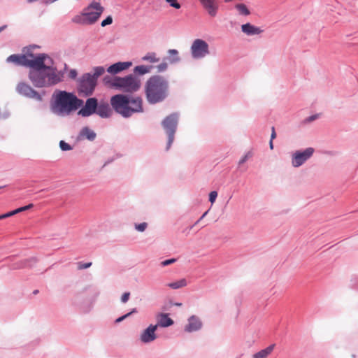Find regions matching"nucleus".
Masks as SVG:
<instances>
[{"label": "nucleus", "mask_w": 358, "mask_h": 358, "mask_svg": "<svg viewBox=\"0 0 358 358\" xmlns=\"http://www.w3.org/2000/svg\"><path fill=\"white\" fill-rule=\"evenodd\" d=\"M64 73L53 65V59L45 53L36 55L29 72V79L38 88L50 87L64 80Z\"/></svg>", "instance_id": "obj_1"}, {"label": "nucleus", "mask_w": 358, "mask_h": 358, "mask_svg": "<svg viewBox=\"0 0 358 358\" xmlns=\"http://www.w3.org/2000/svg\"><path fill=\"white\" fill-rule=\"evenodd\" d=\"M83 104V101L78 99L73 93L56 90L52 95L50 108L54 115L66 117Z\"/></svg>", "instance_id": "obj_2"}, {"label": "nucleus", "mask_w": 358, "mask_h": 358, "mask_svg": "<svg viewBox=\"0 0 358 358\" xmlns=\"http://www.w3.org/2000/svg\"><path fill=\"white\" fill-rule=\"evenodd\" d=\"M144 92L148 103H162L169 95V82L164 76L153 75L145 83Z\"/></svg>", "instance_id": "obj_3"}, {"label": "nucleus", "mask_w": 358, "mask_h": 358, "mask_svg": "<svg viewBox=\"0 0 358 358\" xmlns=\"http://www.w3.org/2000/svg\"><path fill=\"white\" fill-rule=\"evenodd\" d=\"M110 103L115 113L124 118L143 112V99L141 96L118 94L111 96Z\"/></svg>", "instance_id": "obj_4"}, {"label": "nucleus", "mask_w": 358, "mask_h": 358, "mask_svg": "<svg viewBox=\"0 0 358 358\" xmlns=\"http://www.w3.org/2000/svg\"><path fill=\"white\" fill-rule=\"evenodd\" d=\"M103 82L109 87L126 93H134L141 88V80L134 74H129L124 77L106 76Z\"/></svg>", "instance_id": "obj_5"}, {"label": "nucleus", "mask_w": 358, "mask_h": 358, "mask_svg": "<svg viewBox=\"0 0 358 358\" xmlns=\"http://www.w3.org/2000/svg\"><path fill=\"white\" fill-rule=\"evenodd\" d=\"M178 113H173L166 117L162 122V127L168 136V141L166 148V150H169L170 149L174 141L175 134L178 123Z\"/></svg>", "instance_id": "obj_6"}, {"label": "nucleus", "mask_w": 358, "mask_h": 358, "mask_svg": "<svg viewBox=\"0 0 358 358\" xmlns=\"http://www.w3.org/2000/svg\"><path fill=\"white\" fill-rule=\"evenodd\" d=\"M94 78H92L91 73L83 74L78 80L77 91L80 96H89L92 95L96 86Z\"/></svg>", "instance_id": "obj_7"}, {"label": "nucleus", "mask_w": 358, "mask_h": 358, "mask_svg": "<svg viewBox=\"0 0 358 358\" xmlns=\"http://www.w3.org/2000/svg\"><path fill=\"white\" fill-rule=\"evenodd\" d=\"M192 57L194 59H201L210 54L209 45L203 39H195L190 47Z\"/></svg>", "instance_id": "obj_8"}, {"label": "nucleus", "mask_w": 358, "mask_h": 358, "mask_svg": "<svg viewBox=\"0 0 358 358\" xmlns=\"http://www.w3.org/2000/svg\"><path fill=\"white\" fill-rule=\"evenodd\" d=\"M15 90L18 94L24 97L34 99L37 101H43V95L25 82H20L17 85Z\"/></svg>", "instance_id": "obj_9"}, {"label": "nucleus", "mask_w": 358, "mask_h": 358, "mask_svg": "<svg viewBox=\"0 0 358 358\" xmlns=\"http://www.w3.org/2000/svg\"><path fill=\"white\" fill-rule=\"evenodd\" d=\"M83 12L86 16L88 24H92L98 20L103 12V7L101 6L99 2L92 1L85 8Z\"/></svg>", "instance_id": "obj_10"}, {"label": "nucleus", "mask_w": 358, "mask_h": 358, "mask_svg": "<svg viewBox=\"0 0 358 358\" xmlns=\"http://www.w3.org/2000/svg\"><path fill=\"white\" fill-rule=\"evenodd\" d=\"M314 148H307L303 150H296L292 154V166L298 168L308 161L314 153Z\"/></svg>", "instance_id": "obj_11"}, {"label": "nucleus", "mask_w": 358, "mask_h": 358, "mask_svg": "<svg viewBox=\"0 0 358 358\" xmlns=\"http://www.w3.org/2000/svg\"><path fill=\"white\" fill-rule=\"evenodd\" d=\"M36 55L33 53L27 55L13 54L6 59L7 63H13L17 66H22L31 68V64L34 62Z\"/></svg>", "instance_id": "obj_12"}, {"label": "nucleus", "mask_w": 358, "mask_h": 358, "mask_svg": "<svg viewBox=\"0 0 358 358\" xmlns=\"http://www.w3.org/2000/svg\"><path fill=\"white\" fill-rule=\"evenodd\" d=\"M98 100L94 97L88 98L85 105L79 110L78 115L83 117H89L96 112Z\"/></svg>", "instance_id": "obj_13"}, {"label": "nucleus", "mask_w": 358, "mask_h": 358, "mask_svg": "<svg viewBox=\"0 0 358 358\" xmlns=\"http://www.w3.org/2000/svg\"><path fill=\"white\" fill-rule=\"evenodd\" d=\"M199 1L210 17L217 16L220 9L218 0H199Z\"/></svg>", "instance_id": "obj_14"}, {"label": "nucleus", "mask_w": 358, "mask_h": 358, "mask_svg": "<svg viewBox=\"0 0 358 358\" xmlns=\"http://www.w3.org/2000/svg\"><path fill=\"white\" fill-rule=\"evenodd\" d=\"M157 325L150 324L145 329H144L141 335L140 340L143 343H150L157 338L156 330Z\"/></svg>", "instance_id": "obj_15"}, {"label": "nucleus", "mask_w": 358, "mask_h": 358, "mask_svg": "<svg viewBox=\"0 0 358 358\" xmlns=\"http://www.w3.org/2000/svg\"><path fill=\"white\" fill-rule=\"evenodd\" d=\"M202 327V322L199 317L192 315L188 318V323L185 326L184 330L186 332H194L200 330Z\"/></svg>", "instance_id": "obj_16"}, {"label": "nucleus", "mask_w": 358, "mask_h": 358, "mask_svg": "<svg viewBox=\"0 0 358 358\" xmlns=\"http://www.w3.org/2000/svg\"><path fill=\"white\" fill-rule=\"evenodd\" d=\"M99 295V291L97 288L92 287H85L81 292L77 293L75 299V303H77L78 301L83 299L84 296H92L93 297L92 301H94L96 298Z\"/></svg>", "instance_id": "obj_17"}, {"label": "nucleus", "mask_w": 358, "mask_h": 358, "mask_svg": "<svg viewBox=\"0 0 358 358\" xmlns=\"http://www.w3.org/2000/svg\"><path fill=\"white\" fill-rule=\"evenodd\" d=\"M96 114L101 118H108L112 115L113 110L108 103H98Z\"/></svg>", "instance_id": "obj_18"}, {"label": "nucleus", "mask_w": 358, "mask_h": 358, "mask_svg": "<svg viewBox=\"0 0 358 358\" xmlns=\"http://www.w3.org/2000/svg\"><path fill=\"white\" fill-rule=\"evenodd\" d=\"M131 62H119L110 65L107 71L111 74H117L122 71H124L128 69L130 66H131Z\"/></svg>", "instance_id": "obj_19"}, {"label": "nucleus", "mask_w": 358, "mask_h": 358, "mask_svg": "<svg viewBox=\"0 0 358 358\" xmlns=\"http://www.w3.org/2000/svg\"><path fill=\"white\" fill-rule=\"evenodd\" d=\"M241 31L248 36H255L260 34L263 30L249 22L241 26Z\"/></svg>", "instance_id": "obj_20"}, {"label": "nucleus", "mask_w": 358, "mask_h": 358, "mask_svg": "<svg viewBox=\"0 0 358 358\" xmlns=\"http://www.w3.org/2000/svg\"><path fill=\"white\" fill-rule=\"evenodd\" d=\"M173 324V320L169 317L168 313H160L158 315L157 323L155 325L161 327H168Z\"/></svg>", "instance_id": "obj_21"}, {"label": "nucleus", "mask_w": 358, "mask_h": 358, "mask_svg": "<svg viewBox=\"0 0 358 358\" xmlns=\"http://www.w3.org/2000/svg\"><path fill=\"white\" fill-rule=\"evenodd\" d=\"M275 345H268L264 349L259 350L252 355V358H267L273 351Z\"/></svg>", "instance_id": "obj_22"}, {"label": "nucleus", "mask_w": 358, "mask_h": 358, "mask_svg": "<svg viewBox=\"0 0 358 358\" xmlns=\"http://www.w3.org/2000/svg\"><path fill=\"white\" fill-rule=\"evenodd\" d=\"M80 136L85 137L87 140L93 141L96 136V133L87 127H83L80 131Z\"/></svg>", "instance_id": "obj_23"}, {"label": "nucleus", "mask_w": 358, "mask_h": 358, "mask_svg": "<svg viewBox=\"0 0 358 358\" xmlns=\"http://www.w3.org/2000/svg\"><path fill=\"white\" fill-rule=\"evenodd\" d=\"M169 56L164 60H169L171 64H176L180 61L178 55V51L176 49H170L168 50Z\"/></svg>", "instance_id": "obj_24"}, {"label": "nucleus", "mask_w": 358, "mask_h": 358, "mask_svg": "<svg viewBox=\"0 0 358 358\" xmlns=\"http://www.w3.org/2000/svg\"><path fill=\"white\" fill-rule=\"evenodd\" d=\"M152 67H153L152 66H146V65L136 66L134 69V73L135 74L143 76L146 73H150Z\"/></svg>", "instance_id": "obj_25"}, {"label": "nucleus", "mask_w": 358, "mask_h": 358, "mask_svg": "<svg viewBox=\"0 0 358 358\" xmlns=\"http://www.w3.org/2000/svg\"><path fill=\"white\" fill-rule=\"evenodd\" d=\"M187 285V280L185 278H182L179 280L170 282L167 284V286L173 289H178L185 287Z\"/></svg>", "instance_id": "obj_26"}, {"label": "nucleus", "mask_w": 358, "mask_h": 358, "mask_svg": "<svg viewBox=\"0 0 358 358\" xmlns=\"http://www.w3.org/2000/svg\"><path fill=\"white\" fill-rule=\"evenodd\" d=\"M235 8L238 14L243 16H247L250 14V11L244 3H237L235 5Z\"/></svg>", "instance_id": "obj_27"}, {"label": "nucleus", "mask_w": 358, "mask_h": 358, "mask_svg": "<svg viewBox=\"0 0 358 358\" xmlns=\"http://www.w3.org/2000/svg\"><path fill=\"white\" fill-rule=\"evenodd\" d=\"M72 22L73 23L79 24H88V22L87 20V18H86V16H85L84 12H83L82 13H80L79 15H75L72 18Z\"/></svg>", "instance_id": "obj_28"}, {"label": "nucleus", "mask_w": 358, "mask_h": 358, "mask_svg": "<svg viewBox=\"0 0 358 358\" xmlns=\"http://www.w3.org/2000/svg\"><path fill=\"white\" fill-rule=\"evenodd\" d=\"M142 60L145 62H148L150 63H155L158 62L160 60V59L159 57H157V55L155 52H148L142 57Z\"/></svg>", "instance_id": "obj_29"}, {"label": "nucleus", "mask_w": 358, "mask_h": 358, "mask_svg": "<svg viewBox=\"0 0 358 358\" xmlns=\"http://www.w3.org/2000/svg\"><path fill=\"white\" fill-rule=\"evenodd\" d=\"M105 71V69L103 66H96L93 69V73H91L92 78H94V81L97 83L98 78L101 76Z\"/></svg>", "instance_id": "obj_30"}, {"label": "nucleus", "mask_w": 358, "mask_h": 358, "mask_svg": "<svg viewBox=\"0 0 358 358\" xmlns=\"http://www.w3.org/2000/svg\"><path fill=\"white\" fill-rule=\"evenodd\" d=\"M155 68H156L157 71L158 73H163V72H164V71H166L167 70L168 64L165 62V60H164L161 64H159L157 66H156Z\"/></svg>", "instance_id": "obj_31"}, {"label": "nucleus", "mask_w": 358, "mask_h": 358, "mask_svg": "<svg viewBox=\"0 0 358 358\" xmlns=\"http://www.w3.org/2000/svg\"><path fill=\"white\" fill-rule=\"evenodd\" d=\"M252 157V152L251 151L247 152L239 160L238 165L244 164L247 160Z\"/></svg>", "instance_id": "obj_32"}, {"label": "nucleus", "mask_w": 358, "mask_h": 358, "mask_svg": "<svg viewBox=\"0 0 358 358\" xmlns=\"http://www.w3.org/2000/svg\"><path fill=\"white\" fill-rule=\"evenodd\" d=\"M59 148L62 151H69L72 150V147L64 141H60Z\"/></svg>", "instance_id": "obj_33"}, {"label": "nucleus", "mask_w": 358, "mask_h": 358, "mask_svg": "<svg viewBox=\"0 0 358 358\" xmlns=\"http://www.w3.org/2000/svg\"><path fill=\"white\" fill-rule=\"evenodd\" d=\"M147 227L148 224L146 222H141L135 224V229H136L138 231L143 232L146 229Z\"/></svg>", "instance_id": "obj_34"}, {"label": "nucleus", "mask_w": 358, "mask_h": 358, "mask_svg": "<svg viewBox=\"0 0 358 358\" xmlns=\"http://www.w3.org/2000/svg\"><path fill=\"white\" fill-rule=\"evenodd\" d=\"M166 1L170 5V6L179 9L181 5L178 2V0H166Z\"/></svg>", "instance_id": "obj_35"}, {"label": "nucleus", "mask_w": 358, "mask_h": 358, "mask_svg": "<svg viewBox=\"0 0 358 358\" xmlns=\"http://www.w3.org/2000/svg\"><path fill=\"white\" fill-rule=\"evenodd\" d=\"M317 118H318L317 114L312 115L306 117V119H304L303 122L304 124H308V123L317 120Z\"/></svg>", "instance_id": "obj_36"}, {"label": "nucleus", "mask_w": 358, "mask_h": 358, "mask_svg": "<svg viewBox=\"0 0 358 358\" xmlns=\"http://www.w3.org/2000/svg\"><path fill=\"white\" fill-rule=\"evenodd\" d=\"M112 22H113V18L110 15H109L101 22V27H106V25H109V24H112Z\"/></svg>", "instance_id": "obj_37"}, {"label": "nucleus", "mask_w": 358, "mask_h": 358, "mask_svg": "<svg viewBox=\"0 0 358 358\" xmlns=\"http://www.w3.org/2000/svg\"><path fill=\"white\" fill-rule=\"evenodd\" d=\"M176 261H177V259H175V258H171V259H166V260L162 261V262H161V265H162V266H168V265H170V264H171L175 263Z\"/></svg>", "instance_id": "obj_38"}, {"label": "nucleus", "mask_w": 358, "mask_h": 358, "mask_svg": "<svg viewBox=\"0 0 358 358\" xmlns=\"http://www.w3.org/2000/svg\"><path fill=\"white\" fill-rule=\"evenodd\" d=\"M217 196V192L216 191L210 192V193L209 194V201L212 203H214Z\"/></svg>", "instance_id": "obj_39"}, {"label": "nucleus", "mask_w": 358, "mask_h": 358, "mask_svg": "<svg viewBox=\"0 0 358 358\" xmlns=\"http://www.w3.org/2000/svg\"><path fill=\"white\" fill-rule=\"evenodd\" d=\"M91 265H92L91 262H87V263L79 262L78 265V268L79 269H85V268L90 267Z\"/></svg>", "instance_id": "obj_40"}, {"label": "nucleus", "mask_w": 358, "mask_h": 358, "mask_svg": "<svg viewBox=\"0 0 358 358\" xmlns=\"http://www.w3.org/2000/svg\"><path fill=\"white\" fill-rule=\"evenodd\" d=\"M79 308L83 312L88 313L92 308V302L87 306V307H85L83 304H80Z\"/></svg>", "instance_id": "obj_41"}, {"label": "nucleus", "mask_w": 358, "mask_h": 358, "mask_svg": "<svg viewBox=\"0 0 358 358\" xmlns=\"http://www.w3.org/2000/svg\"><path fill=\"white\" fill-rule=\"evenodd\" d=\"M130 293L129 292H124L121 297V301L124 303H127L128 300L129 299Z\"/></svg>", "instance_id": "obj_42"}, {"label": "nucleus", "mask_w": 358, "mask_h": 358, "mask_svg": "<svg viewBox=\"0 0 358 358\" xmlns=\"http://www.w3.org/2000/svg\"><path fill=\"white\" fill-rule=\"evenodd\" d=\"M129 316H130V313H127L121 317H119L115 320V323H120L122 321H123L124 319L127 318Z\"/></svg>", "instance_id": "obj_43"}, {"label": "nucleus", "mask_w": 358, "mask_h": 358, "mask_svg": "<svg viewBox=\"0 0 358 358\" xmlns=\"http://www.w3.org/2000/svg\"><path fill=\"white\" fill-rule=\"evenodd\" d=\"M69 76L71 78H76L77 76V71L75 69H71L69 72Z\"/></svg>", "instance_id": "obj_44"}, {"label": "nucleus", "mask_w": 358, "mask_h": 358, "mask_svg": "<svg viewBox=\"0 0 358 358\" xmlns=\"http://www.w3.org/2000/svg\"><path fill=\"white\" fill-rule=\"evenodd\" d=\"M34 262V263L36 262V258H32L29 260H25L23 263H22V266H31V264H28V262Z\"/></svg>", "instance_id": "obj_45"}, {"label": "nucleus", "mask_w": 358, "mask_h": 358, "mask_svg": "<svg viewBox=\"0 0 358 358\" xmlns=\"http://www.w3.org/2000/svg\"><path fill=\"white\" fill-rule=\"evenodd\" d=\"M33 206H34V205L32 203H30L29 205L20 207V208H21V210H22V211H24V210H29V209L31 208Z\"/></svg>", "instance_id": "obj_46"}, {"label": "nucleus", "mask_w": 358, "mask_h": 358, "mask_svg": "<svg viewBox=\"0 0 358 358\" xmlns=\"http://www.w3.org/2000/svg\"><path fill=\"white\" fill-rule=\"evenodd\" d=\"M276 136V134H275V128L273 127H272V133H271V140H273Z\"/></svg>", "instance_id": "obj_47"}, {"label": "nucleus", "mask_w": 358, "mask_h": 358, "mask_svg": "<svg viewBox=\"0 0 358 358\" xmlns=\"http://www.w3.org/2000/svg\"><path fill=\"white\" fill-rule=\"evenodd\" d=\"M8 116H9V113L8 112H5V113H3V114L2 115L0 114V119H1V118L6 119Z\"/></svg>", "instance_id": "obj_48"}, {"label": "nucleus", "mask_w": 358, "mask_h": 358, "mask_svg": "<svg viewBox=\"0 0 358 358\" xmlns=\"http://www.w3.org/2000/svg\"><path fill=\"white\" fill-rule=\"evenodd\" d=\"M3 215H4V217H5V218L8 217H10V216H12V215H14V214H13V210H12V211H10V212H8V213H5V214H3Z\"/></svg>", "instance_id": "obj_49"}, {"label": "nucleus", "mask_w": 358, "mask_h": 358, "mask_svg": "<svg viewBox=\"0 0 358 358\" xmlns=\"http://www.w3.org/2000/svg\"><path fill=\"white\" fill-rule=\"evenodd\" d=\"M13 211V214L15 215V214H17L18 213L22 212V210H21V208H17V209H15V210H14Z\"/></svg>", "instance_id": "obj_50"}, {"label": "nucleus", "mask_w": 358, "mask_h": 358, "mask_svg": "<svg viewBox=\"0 0 358 358\" xmlns=\"http://www.w3.org/2000/svg\"><path fill=\"white\" fill-rule=\"evenodd\" d=\"M269 147L271 150L273 149V140H271L270 142H269Z\"/></svg>", "instance_id": "obj_51"}, {"label": "nucleus", "mask_w": 358, "mask_h": 358, "mask_svg": "<svg viewBox=\"0 0 358 358\" xmlns=\"http://www.w3.org/2000/svg\"><path fill=\"white\" fill-rule=\"evenodd\" d=\"M137 312V310L136 308H133L130 312H129L128 313H130V315L134 313H136Z\"/></svg>", "instance_id": "obj_52"}, {"label": "nucleus", "mask_w": 358, "mask_h": 358, "mask_svg": "<svg viewBox=\"0 0 358 358\" xmlns=\"http://www.w3.org/2000/svg\"><path fill=\"white\" fill-rule=\"evenodd\" d=\"M200 221L201 220L199 219L192 226L190 227V229H192L195 225L198 224Z\"/></svg>", "instance_id": "obj_53"}, {"label": "nucleus", "mask_w": 358, "mask_h": 358, "mask_svg": "<svg viewBox=\"0 0 358 358\" xmlns=\"http://www.w3.org/2000/svg\"><path fill=\"white\" fill-rule=\"evenodd\" d=\"M200 221L201 220L199 219L192 226L190 227V229H192L195 225L198 224Z\"/></svg>", "instance_id": "obj_54"}, {"label": "nucleus", "mask_w": 358, "mask_h": 358, "mask_svg": "<svg viewBox=\"0 0 358 358\" xmlns=\"http://www.w3.org/2000/svg\"><path fill=\"white\" fill-rule=\"evenodd\" d=\"M208 213V211H206L202 216L199 218L200 220H201Z\"/></svg>", "instance_id": "obj_55"}, {"label": "nucleus", "mask_w": 358, "mask_h": 358, "mask_svg": "<svg viewBox=\"0 0 358 358\" xmlns=\"http://www.w3.org/2000/svg\"><path fill=\"white\" fill-rule=\"evenodd\" d=\"M6 25H3V26L0 27V33H1L3 30H4V29H6Z\"/></svg>", "instance_id": "obj_56"}, {"label": "nucleus", "mask_w": 358, "mask_h": 358, "mask_svg": "<svg viewBox=\"0 0 358 358\" xmlns=\"http://www.w3.org/2000/svg\"><path fill=\"white\" fill-rule=\"evenodd\" d=\"M4 218L5 217H4V215L3 214V215H0V220L4 219Z\"/></svg>", "instance_id": "obj_57"}, {"label": "nucleus", "mask_w": 358, "mask_h": 358, "mask_svg": "<svg viewBox=\"0 0 358 358\" xmlns=\"http://www.w3.org/2000/svg\"><path fill=\"white\" fill-rule=\"evenodd\" d=\"M225 2H229L231 0H224Z\"/></svg>", "instance_id": "obj_58"}, {"label": "nucleus", "mask_w": 358, "mask_h": 358, "mask_svg": "<svg viewBox=\"0 0 358 358\" xmlns=\"http://www.w3.org/2000/svg\"><path fill=\"white\" fill-rule=\"evenodd\" d=\"M37 292H38V290H35V291L34 292V294H36Z\"/></svg>", "instance_id": "obj_59"}, {"label": "nucleus", "mask_w": 358, "mask_h": 358, "mask_svg": "<svg viewBox=\"0 0 358 358\" xmlns=\"http://www.w3.org/2000/svg\"><path fill=\"white\" fill-rule=\"evenodd\" d=\"M1 187H0V189H1Z\"/></svg>", "instance_id": "obj_60"}]
</instances>
